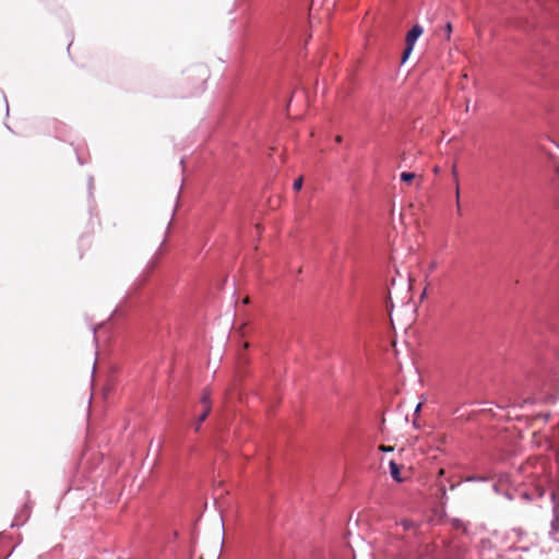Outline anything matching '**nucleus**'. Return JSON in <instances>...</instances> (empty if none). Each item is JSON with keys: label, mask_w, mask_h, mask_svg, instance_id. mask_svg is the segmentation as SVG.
<instances>
[{"label": "nucleus", "mask_w": 559, "mask_h": 559, "mask_svg": "<svg viewBox=\"0 0 559 559\" xmlns=\"http://www.w3.org/2000/svg\"><path fill=\"white\" fill-rule=\"evenodd\" d=\"M423 34V27L420 25H414L412 29L407 33L405 38V50L402 56V62H405L413 51L414 45L417 38Z\"/></svg>", "instance_id": "f257e3e1"}, {"label": "nucleus", "mask_w": 559, "mask_h": 559, "mask_svg": "<svg viewBox=\"0 0 559 559\" xmlns=\"http://www.w3.org/2000/svg\"><path fill=\"white\" fill-rule=\"evenodd\" d=\"M451 34H452V24L450 22H448L443 26H439L435 29V35L437 37H443L445 40H450Z\"/></svg>", "instance_id": "f03ea898"}, {"label": "nucleus", "mask_w": 559, "mask_h": 559, "mask_svg": "<svg viewBox=\"0 0 559 559\" xmlns=\"http://www.w3.org/2000/svg\"><path fill=\"white\" fill-rule=\"evenodd\" d=\"M203 409L210 411L212 409V401H211V392L210 390L205 389L202 393L201 400H200Z\"/></svg>", "instance_id": "7ed1b4c3"}, {"label": "nucleus", "mask_w": 559, "mask_h": 559, "mask_svg": "<svg viewBox=\"0 0 559 559\" xmlns=\"http://www.w3.org/2000/svg\"><path fill=\"white\" fill-rule=\"evenodd\" d=\"M389 466H390V473H391L392 478L394 480L401 483L403 479L401 477V468H400V466L394 461H391Z\"/></svg>", "instance_id": "20e7f679"}, {"label": "nucleus", "mask_w": 559, "mask_h": 559, "mask_svg": "<svg viewBox=\"0 0 559 559\" xmlns=\"http://www.w3.org/2000/svg\"><path fill=\"white\" fill-rule=\"evenodd\" d=\"M452 174H453V177H454V180H455V186H456V189H455L456 207H457L456 213L461 214L460 187H459L457 171H456V167L455 166H453Z\"/></svg>", "instance_id": "39448f33"}, {"label": "nucleus", "mask_w": 559, "mask_h": 559, "mask_svg": "<svg viewBox=\"0 0 559 559\" xmlns=\"http://www.w3.org/2000/svg\"><path fill=\"white\" fill-rule=\"evenodd\" d=\"M210 411L203 409L202 413L199 415L198 420L194 426V430L198 432L200 430L201 424L210 415Z\"/></svg>", "instance_id": "423d86ee"}, {"label": "nucleus", "mask_w": 559, "mask_h": 559, "mask_svg": "<svg viewBox=\"0 0 559 559\" xmlns=\"http://www.w3.org/2000/svg\"><path fill=\"white\" fill-rule=\"evenodd\" d=\"M551 496H552V499H554V502H555L554 510L557 513V512H559V486L556 488L555 491H552Z\"/></svg>", "instance_id": "0eeeda50"}, {"label": "nucleus", "mask_w": 559, "mask_h": 559, "mask_svg": "<svg viewBox=\"0 0 559 559\" xmlns=\"http://www.w3.org/2000/svg\"><path fill=\"white\" fill-rule=\"evenodd\" d=\"M415 177H416V175L414 173H402L401 174V179L405 182H411Z\"/></svg>", "instance_id": "6e6552de"}, {"label": "nucleus", "mask_w": 559, "mask_h": 559, "mask_svg": "<svg viewBox=\"0 0 559 559\" xmlns=\"http://www.w3.org/2000/svg\"><path fill=\"white\" fill-rule=\"evenodd\" d=\"M293 188L295 191H299L302 188V177H299L294 181Z\"/></svg>", "instance_id": "1a4fd4ad"}, {"label": "nucleus", "mask_w": 559, "mask_h": 559, "mask_svg": "<svg viewBox=\"0 0 559 559\" xmlns=\"http://www.w3.org/2000/svg\"><path fill=\"white\" fill-rule=\"evenodd\" d=\"M379 450L382 452H391V451H393V447H388V445L382 444L379 447Z\"/></svg>", "instance_id": "9d476101"}, {"label": "nucleus", "mask_w": 559, "mask_h": 559, "mask_svg": "<svg viewBox=\"0 0 559 559\" xmlns=\"http://www.w3.org/2000/svg\"><path fill=\"white\" fill-rule=\"evenodd\" d=\"M436 267H437V263H436V262H432V263L429 265V270H430V271H433Z\"/></svg>", "instance_id": "9b49d317"}, {"label": "nucleus", "mask_w": 559, "mask_h": 559, "mask_svg": "<svg viewBox=\"0 0 559 559\" xmlns=\"http://www.w3.org/2000/svg\"><path fill=\"white\" fill-rule=\"evenodd\" d=\"M335 141H336L337 143H341V142H342V136H341V135H336Z\"/></svg>", "instance_id": "f8f14e48"}, {"label": "nucleus", "mask_w": 559, "mask_h": 559, "mask_svg": "<svg viewBox=\"0 0 559 559\" xmlns=\"http://www.w3.org/2000/svg\"><path fill=\"white\" fill-rule=\"evenodd\" d=\"M420 408H421V404L419 403V404L416 406L415 412H416V413H418V412L420 411Z\"/></svg>", "instance_id": "ddd939ff"}, {"label": "nucleus", "mask_w": 559, "mask_h": 559, "mask_svg": "<svg viewBox=\"0 0 559 559\" xmlns=\"http://www.w3.org/2000/svg\"><path fill=\"white\" fill-rule=\"evenodd\" d=\"M242 302H243L245 305L249 304V297H246V298L242 300Z\"/></svg>", "instance_id": "4468645a"}, {"label": "nucleus", "mask_w": 559, "mask_h": 559, "mask_svg": "<svg viewBox=\"0 0 559 559\" xmlns=\"http://www.w3.org/2000/svg\"><path fill=\"white\" fill-rule=\"evenodd\" d=\"M443 474H444V469H443V468H441V469L439 471V475H440V476H442Z\"/></svg>", "instance_id": "2eb2a0df"}]
</instances>
